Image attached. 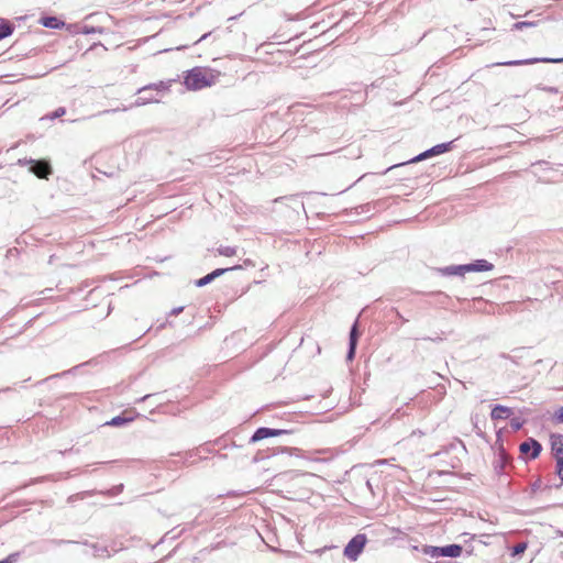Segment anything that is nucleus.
<instances>
[{"instance_id":"obj_7","label":"nucleus","mask_w":563,"mask_h":563,"mask_svg":"<svg viewBox=\"0 0 563 563\" xmlns=\"http://www.w3.org/2000/svg\"><path fill=\"white\" fill-rule=\"evenodd\" d=\"M288 431L287 430H284V429H271V428H258L254 434L252 435L251 438V441L252 442H257L260 440H263V439H266V438H269V437H277V435H280V434H284V433H287Z\"/></svg>"},{"instance_id":"obj_11","label":"nucleus","mask_w":563,"mask_h":563,"mask_svg":"<svg viewBox=\"0 0 563 563\" xmlns=\"http://www.w3.org/2000/svg\"><path fill=\"white\" fill-rule=\"evenodd\" d=\"M357 340H358V330H357V321H355L350 331L349 351H347V355H346L347 361H352L354 357Z\"/></svg>"},{"instance_id":"obj_17","label":"nucleus","mask_w":563,"mask_h":563,"mask_svg":"<svg viewBox=\"0 0 563 563\" xmlns=\"http://www.w3.org/2000/svg\"><path fill=\"white\" fill-rule=\"evenodd\" d=\"M217 252L219 255H222V256H234L236 254V249L233 247V246H219L217 249Z\"/></svg>"},{"instance_id":"obj_12","label":"nucleus","mask_w":563,"mask_h":563,"mask_svg":"<svg viewBox=\"0 0 563 563\" xmlns=\"http://www.w3.org/2000/svg\"><path fill=\"white\" fill-rule=\"evenodd\" d=\"M551 450L555 457V460L563 459V435L562 434H553L551 437Z\"/></svg>"},{"instance_id":"obj_20","label":"nucleus","mask_w":563,"mask_h":563,"mask_svg":"<svg viewBox=\"0 0 563 563\" xmlns=\"http://www.w3.org/2000/svg\"><path fill=\"white\" fill-rule=\"evenodd\" d=\"M536 25H537L536 22L522 21V22L515 23L512 25V30L521 31L525 27H532V26H536Z\"/></svg>"},{"instance_id":"obj_25","label":"nucleus","mask_w":563,"mask_h":563,"mask_svg":"<svg viewBox=\"0 0 563 563\" xmlns=\"http://www.w3.org/2000/svg\"><path fill=\"white\" fill-rule=\"evenodd\" d=\"M66 112L65 108H58L57 110H55V112L53 113V118H59L62 115H64Z\"/></svg>"},{"instance_id":"obj_15","label":"nucleus","mask_w":563,"mask_h":563,"mask_svg":"<svg viewBox=\"0 0 563 563\" xmlns=\"http://www.w3.org/2000/svg\"><path fill=\"white\" fill-rule=\"evenodd\" d=\"M168 87H169L168 84L161 81L158 84L148 85V86H145V87L139 89V93H146L147 91H150L152 89H155L157 91H165L168 89Z\"/></svg>"},{"instance_id":"obj_27","label":"nucleus","mask_w":563,"mask_h":563,"mask_svg":"<svg viewBox=\"0 0 563 563\" xmlns=\"http://www.w3.org/2000/svg\"><path fill=\"white\" fill-rule=\"evenodd\" d=\"M207 37V34H203L199 41H202Z\"/></svg>"},{"instance_id":"obj_1","label":"nucleus","mask_w":563,"mask_h":563,"mask_svg":"<svg viewBox=\"0 0 563 563\" xmlns=\"http://www.w3.org/2000/svg\"><path fill=\"white\" fill-rule=\"evenodd\" d=\"M214 76L207 69L196 67L187 73L184 84L190 90H200L213 84Z\"/></svg>"},{"instance_id":"obj_9","label":"nucleus","mask_w":563,"mask_h":563,"mask_svg":"<svg viewBox=\"0 0 563 563\" xmlns=\"http://www.w3.org/2000/svg\"><path fill=\"white\" fill-rule=\"evenodd\" d=\"M241 266L236 265V266L229 267V268H217L213 272H211L210 274L206 275L205 277L198 279L196 282V285L198 287H203V286L208 285L209 283H211L214 278L223 275L225 272H229V271H232V269H238Z\"/></svg>"},{"instance_id":"obj_5","label":"nucleus","mask_w":563,"mask_h":563,"mask_svg":"<svg viewBox=\"0 0 563 563\" xmlns=\"http://www.w3.org/2000/svg\"><path fill=\"white\" fill-rule=\"evenodd\" d=\"M536 63H563V58H529L493 64V66H520Z\"/></svg>"},{"instance_id":"obj_14","label":"nucleus","mask_w":563,"mask_h":563,"mask_svg":"<svg viewBox=\"0 0 563 563\" xmlns=\"http://www.w3.org/2000/svg\"><path fill=\"white\" fill-rule=\"evenodd\" d=\"M41 24L48 29H60L64 22L55 16H44L41 19Z\"/></svg>"},{"instance_id":"obj_16","label":"nucleus","mask_w":563,"mask_h":563,"mask_svg":"<svg viewBox=\"0 0 563 563\" xmlns=\"http://www.w3.org/2000/svg\"><path fill=\"white\" fill-rule=\"evenodd\" d=\"M13 32V27L8 22H2L0 24V41L11 35Z\"/></svg>"},{"instance_id":"obj_24","label":"nucleus","mask_w":563,"mask_h":563,"mask_svg":"<svg viewBox=\"0 0 563 563\" xmlns=\"http://www.w3.org/2000/svg\"><path fill=\"white\" fill-rule=\"evenodd\" d=\"M554 418L559 423H563V407L555 411Z\"/></svg>"},{"instance_id":"obj_8","label":"nucleus","mask_w":563,"mask_h":563,"mask_svg":"<svg viewBox=\"0 0 563 563\" xmlns=\"http://www.w3.org/2000/svg\"><path fill=\"white\" fill-rule=\"evenodd\" d=\"M492 268H493V265L490 263H488L485 260H481L473 264L460 266L456 269L460 273H464V272H487V271H490Z\"/></svg>"},{"instance_id":"obj_22","label":"nucleus","mask_w":563,"mask_h":563,"mask_svg":"<svg viewBox=\"0 0 563 563\" xmlns=\"http://www.w3.org/2000/svg\"><path fill=\"white\" fill-rule=\"evenodd\" d=\"M556 473L563 482V459L556 460Z\"/></svg>"},{"instance_id":"obj_3","label":"nucleus","mask_w":563,"mask_h":563,"mask_svg":"<svg viewBox=\"0 0 563 563\" xmlns=\"http://www.w3.org/2000/svg\"><path fill=\"white\" fill-rule=\"evenodd\" d=\"M365 544H366L365 534H356L355 537H353L350 540V542L344 548V555L347 559L355 561L358 558V555L362 553Z\"/></svg>"},{"instance_id":"obj_23","label":"nucleus","mask_w":563,"mask_h":563,"mask_svg":"<svg viewBox=\"0 0 563 563\" xmlns=\"http://www.w3.org/2000/svg\"><path fill=\"white\" fill-rule=\"evenodd\" d=\"M19 558V553H12L3 561H0V563H14Z\"/></svg>"},{"instance_id":"obj_6","label":"nucleus","mask_w":563,"mask_h":563,"mask_svg":"<svg viewBox=\"0 0 563 563\" xmlns=\"http://www.w3.org/2000/svg\"><path fill=\"white\" fill-rule=\"evenodd\" d=\"M519 449L522 454H530V459H537L541 452V444L533 439H529L522 442Z\"/></svg>"},{"instance_id":"obj_19","label":"nucleus","mask_w":563,"mask_h":563,"mask_svg":"<svg viewBox=\"0 0 563 563\" xmlns=\"http://www.w3.org/2000/svg\"><path fill=\"white\" fill-rule=\"evenodd\" d=\"M141 96L136 99L135 101V106H143V104H146L148 102H157L156 99H154L153 97H148V95H145V93H140Z\"/></svg>"},{"instance_id":"obj_26","label":"nucleus","mask_w":563,"mask_h":563,"mask_svg":"<svg viewBox=\"0 0 563 563\" xmlns=\"http://www.w3.org/2000/svg\"><path fill=\"white\" fill-rule=\"evenodd\" d=\"M181 311H183V307H178V308L173 309V310H172V313H173V314H178V313H180Z\"/></svg>"},{"instance_id":"obj_10","label":"nucleus","mask_w":563,"mask_h":563,"mask_svg":"<svg viewBox=\"0 0 563 563\" xmlns=\"http://www.w3.org/2000/svg\"><path fill=\"white\" fill-rule=\"evenodd\" d=\"M450 147H451V143L438 144V145L433 146L432 148L426 151L424 153L420 154L418 157L412 159V162H418V161L424 159V158L433 156V155H439V154L445 153L450 150Z\"/></svg>"},{"instance_id":"obj_2","label":"nucleus","mask_w":563,"mask_h":563,"mask_svg":"<svg viewBox=\"0 0 563 563\" xmlns=\"http://www.w3.org/2000/svg\"><path fill=\"white\" fill-rule=\"evenodd\" d=\"M462 547L459 544H450L446 547H428L423 550V552L431 558H440V556H450L457 558L462 554Z\"/></svg>"},{"instance_id":"obj_4","label":"nucleus","mask_w":563,"mask_h":563,"mask_svg":"<svg viewBox=\"0 0 563 563\" xmlns=\"http://www.w3.org/2000/svg\"><path fill=\"white\" fill-rule=\"evenodd\" d=\"M19 164L24 166L30 164V170L40 178H47L52 168L46 161L19 159Z\"/></svg>"},{"instance_id":"obj_21","label":"nucleus","mask_w":563,"mask_h":563,"mask_svg":"<svg viewBox=\"0 0 563 563\" xmlns=\"http://www.w3.org/2000/svg\"><path fill=\"white\" fill-rule=\"evenodd\" d=\"M526 550H527V543H525V542L517 543L512 548L511 555L512 556L519 555V554L523 553Z\"/></svg>"},{"instance_id":"obj_18","label":"nucleus","mask_w":563,"mask_h":563,"mask_svg":"<svg viewBox=\"0 0 563 563\" xmlns=\"http://www.w3.org/2000/svg\"><path fill=\"white\" fill-rule=\"evenodd\" d=\"M131 420H132L131 418H122V417L118 416V417L112 418L111 421H109L107 424L112 426V427H120Z\"/></svg>"},{"instance_id":"obj_13","label":"nucleus","mask_w":563,"mask_h":563,"mask_svg":"<svg viewBox=\"0 0 563 563\" xmlns=\"http://www.w3.org/2000/svg\"><path fill=\"white\" fill-rule=\"evenodd\" d=\"M512 415V409L506 406L497 405L493 408L490 417L493 420H506Z\"/></svg>"}]
</instances>
